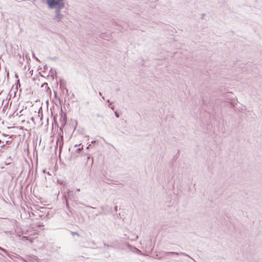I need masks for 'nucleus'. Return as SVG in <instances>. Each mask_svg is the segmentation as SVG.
<instances>
[{
	"label": "nucleus",
	"mask_w": 262,
	"mask_h": 262,
	"mask_svg": "<svg viewBox=\"0 0 262 262\" xmlns=\"http://www.w3.org/2000/svg\"><path fill=\"white\" fill-rule=\"evenodd\" d=\"M64 0H57L50 8V9H55V15L53 18L54 20L59 22L63 18L64 16L61 13V10L64 8Z\"/></svg>",
	"instance_id": "1"
},
{
	"label": "nucleus",
	"mask_w": 262,
	"mask_h": 262,
	"mask_svg": "<svg viewBox=\"0 0 262 262\" xmlns=\"http://www.w3.org/2000/svg\"><path fill=\"white\" fill-rule=\"evenodd\" d=\"M170 255H183L185 256L189 257V258L192 259L189 255H188L187 253L180 252H164L163 253V255L161 256H159L158 254L157 255V259H162L164 257H165L168 256Z\"/></svg>",
	"instance_id": "2"
},
{
	"label": "nucleus",
	"mask_w": 262,
	"mask_h": 262,
	"mask_svg": "<svg viewBox=\"0 0 262 262\" xmlns=\"http://www.w3.org/2000/svg\"><path fill=\"white\" fill-rule=\"evenodd\" d=\"M60 119L59 121L61 123V126L59 127L60 132L63 134V128L67 124V117L66 113L63 112L62 108L61 107L60 112L59 113Z\"/></svg>",
	"instance_id": "3"
},
{
	"label": "nucleus",
	"mask_w": 262,
	"mask_h": 262,
	"mask_svg": "<svg viewBox=\"0 0 262 262\" xmlns=\"http://www.w3.org/2000/svg\"><path fill=\"white\" fill-rule=\"evenodd\" d=\"M83 151V145L81 147L78 148L75 151H71V158L76 159L78 157V155L81 154Z\"/></svg>",
	"instance_id": "4"
},
{
	"label": "nucleus",
	"mask_w": 262,
	"mask_h": 262,
	"mask_svg": "<svg viewBox=\"0 0 262 262\" xmlns=\"http://www.w3.org/2000/svg\"><path fill=\"white\" fill-rule=\"evenodd\" d=\"M68 198L73 201H76L77 199V195L76 193H74L72 191L68 190Z\"/></svg>",
	"instance_id": "5"
},
{
	"label": "nucleus",
	"mask_w": 262,
	"mask_h": 262,
	"mask_svg": "<svg viewBox=\"0 0 262 262\" xmlns=\"http://www.w3.org/2000/svg\"><path fill=\"white\" fill-rule=\"evenodd\" d=\"M58 139H57V142L58 141V140L60 139V143H59V150H60L62 146H63V134H62L61 132H60L58 135Z\"/></svg>",
	"instance_id": "6"
},
{
	"label": "nucleus",
	"mask_w": 262,
	"mask_h": 262,
	"mask_svg": "<svg viewBox=\"0 0 262 262\" xmlns=\"http://www.w3.org/2000/svg\"><path fill=\"white\" fill-rule=\"evenodd\" d=\"M63 197L65 199L66 207L69 210L70 212L72 213V211L71 210V208H70V207L69 206V202H68V199H69L67 198V196H66L65 193L63 194Z\"/></svg>",
	"instance_id": "7"
},
{
	"label": "nucleus",
	"mask_w": 262,
	"mask_h": 262,
	"mask_svg": "<svg viewBox=\"0 0 262 262\" xmlns=\"http://www.w3.org/2000/svg\"><path fill=\"white\" fill-rule=\"evenodd\" d=\"M45 86V88L46 89V92L47 93H51V90L50 88L48 86V83L47 82H44L42 83L41 85V88H43Z\"/></svg>",
	"instance_id": "8"
},
{
	"label": "nucleus",
	"mask_w": 262,
	"mask_h": 262,
	"mask_svg": "<svg viewBox=\"0 0 262 262\" xmlns=\"http://www.w3.org/2000/svg\"><path fill=\"white\" fill-rule=\"evenodd\" d=\"M104 245L106 246L107 248H117L119 247L118 244H114V245H107L105 243H104Z\"/></svg>",
	"instance_id": "9"
},
{
	"label": "nucleus",
	"mask_w": 262,
	"mask_h": 262,
	"mask_svg": "<svg viewBox=\"0 0 262 262\" xmlns=\"http://www.w3.org/2000/svg\"><path fill=\"white\" fill-rule=\"evenodd\" d=\"M59 81H60V88L61 89L64 88L63 85L65 84L66 81L61 79H60Z\"/></svg>",
	"instance_id": "10"
},
{
	"label": "nucleus",
	"mask_w": 262,
	"mask_h": 262,
	"mask_svg": "<svg viewBox=\"0 0 262 262\" xmlns=\"http://www.w3.org/2000/svg\"><path fill=\"white\" fill-rule=\"evenodd\" d=\"M15 84H16V90H18V86L20 87V85H21L19 79L16 80V82H15Z\"/></svg>",
	"instance_id": "11"
},
{
	"label": "nucleus",
	"mask_w": 262,
	"mask_h": 262,
	"mask_svg": "<svg viewBox=\"0 0 262 262\" xmlns=\"http://www.w3.org/2000/svg\"><path fill=\"white\" fill-rule=\"evenodd\" d=\"M0 250L3 251V252H4V253H5L8 256H10L8 251L6 249H5L3 248L0 247Z\"/></svg>",
	"instance_id": "12"
},
{
	"label": "nucleus",
	"mask_w": 262,
	"mask_h": 262,
	"mask_svg": "<svg viewBox=\"0 0 262 262\" xmlns=\"http://www.w3.org/2000/svg\"><path fill=\"white\" fill-rule=\"evenodd\" d=\"M134 249H135V251L139 255H142V252L141 250H140L139 249L136 248H134Z\"/></svg>",
	"instance_id": "13"
},
{
	"label": "nucleus",
	"mask_w": 262,
	"mask_h": 262,
	"mask_svg": "<svg viewBox=\"0 0 262 262\" xmlns=\"http://www.w3.org/2000/svg\"><path fill=\"white\" fill-rule=\"evenodd\" d=\"M90 160H91V165H92L93 164V157H91L90 156H88L87 157V160L88 161Z\"/></svg>",
	"instance_id": "14"
},
{
	"label": "nucleus",
	"mask_w": 262,
	"mask_h": 262,
	"mask_svg": "<svg viewBox=\"0 0 262 262\" xmlns=\"http://www.w3.org/2000/svg\"><path fill=\"white\" fill-rule=\"evenodd\" d=\"M56 75V71L55 70H54L52 73L51 74V76L53 78V79L54 78V76Z\"/></svg>",
	"instance_id": "15"
},
{
	"label": "nucleus",
	"mask_w": 262,
	"mask_h": 262,
	"mask_svg": "<svg viewBox=\"0 0 262 262\" xmlns=\"http://www.w3.org/2000/svg\"><path fill=\"white\" fill-rule=\"evenodd\" d=\"M53 120H54V122L55 123V126H57V127H58V124L57 121L56 120V116H55L54 117V119Z\"/></svg>",
	"instance_id": "16"
},
{
	"label": "nucleus",
	"mask_w": 262,
	"mask_h": 262,
	"mask_svg": "<svg viewBox=\"0 0 262 262\" xmlns=\"http://www.w3.org/2000/svg\"><path fill=\"white\" fill-rule=\"evenodd\" d=\"M49 58L51 60H56L57 59H58V57H56V56H54V57H49Z\"/></svg>",
	"instance_id": "17"
},
{
	"label": "nucleus",
	"mask_w": 262,
	"mask_h": 262,
	"mask_svg": "<svg viewBox=\"0 0 262 262\" xmlns=\"http://www.w3.org/2000/svg\"><path fill=\"white\" fill-rule=\"evenodd\" d=\"M1 148L7 149L8 148V146H6L5 144H3L1 146Z\"/></svg>",
	"instance_id": "18"
},
{
	"label": "nucleus",
	"mask_w": 262,
	"mask_h": 262,
	"mask_svg": "<svg viewBox=\"0 0 262 262\" xmlns=\"http://www.w3.org/2000/svg\"><path fill=\"white\" fill-rule=\"evenodd\" d=\"M32 56H33V58H35L37 61H40V60L38 59V58L35 56V54H34V53H33V54H32Z\"/></svg>",
	"instance_id": "19"
},
{
	"label": "nucleus",
	"mask_w": 262,
	"mask_h": 262,
	"mask_svg": "<svg viewBox=\"0 0 262 262\" xmlns=\"http://www.w3.org/2000/svg\"><path fill=\"white\" fill-rule=\"evenodd\" d=\"M57 182H58V183H59V184H63V183H64V181H63V180H57Z\"/></svg>",
	"instance_id": "20"
},
{
	"label": "nucleus",
	"mask_w": 262,
	"mask_h": 262,
	"mask_svg": "<svg viewBox=\"0 0 262 262\" xmlns=\"http://www.w3.org/2000/svg\"><path fill=\"white\" fill-rule=\"evenodd\" d=\"M115 115L118 118H119V117H120L119 114L118 113H117V112H115Z\"/></svg>",
	"instance_id": "21"
},
{
	"label": "nucleus",
	"mask_w": 262,
	"mask_h": 262,
	"mask_svg": "<svg viewBox=\"0 0 262 262\" xmlns=\"http://www.w3.org/2000/svg\"><path fill=\"white\" fill-rule=\"evenodd\" d=\"M74 122H75V126H74V130L76 129L77 126V120H75L74 121Z\"/></svg>",
	"instance_id": "22"
},
{
	"label": "nucleus",
	"mask_w": 262,
	"mask_h": 262,
	"mask_svg": "<svg viewBox=\"0 0 262 262\" xmlns=\"http://www.w3.org/2000/svg\"><path fill=\"white\" fill-rule=\"evenodd\" d=\"M96 116H97V117H100V118H103V116L102 115H100V114H97V115H96Z\"/></svg>",
	"instance_id": "23"
},
{
	"label": "nucleus",
	"mask_w": 262,
	"mask_h": 262,
	"mask_svg": "<svg viewBox=\"0 0 262 262\" xmlns=\"http://www.w3.org/2000/svg\"><path fill=\"white\" fill-rule=\"evenodd\" d=\"M112 181V180H110V179H108V180H107V181H105L103 180V181L104 182H106V183H107V184H110V182H111V181Z\"/></svg>",
	"instance_id": "24"
},
{
	"label": "nucleus",
	"mask_w": 262,
	"mask_h": 262,
	"mask_svg": "<svg viewBox=\"0 0 262 262\" xmlns=\"http://www.w3.org/2000/svg\"><path fill=\"white\" fill-rule=\"evenodd\" d=\"M15 77L17 79H18V75L16 72L15 73Z\"/></svg>",
	"instance_id": "25"
},
{
	"label": "nucleus",
	"mask_w": 262,
	"mask_h": 262,
	"mask_svg": "<svg viewBox=\"0 0 262 262\" xmlns=\"http://www.w3.org/2000/svg\"><path fill=\"white\" fill-rule=\"evenodd\" d=\"M72 234L73 235H74V234H76V235H79L78 233V232H72Z\"/></svg>",
	"instance_id": "26"
},
{
	"label": "nucleus",
	"mask_w": 262,
	"mask_h": 262,
	"mask_svg": "<svg viewBox=\"0 0 262 262\" xmlns=\"http://www.w3.org/2000/svg\"><path fill=\"white\" fill-rule=\"evenodd\" d=\"M109 107H110V108H111L112 110H115V106H111V105H109Z\"/></svg>",
	"instance_id": "27"
},
{
	"label": "nucleus",
	"mask_w": 262,
	"mask_h": 262,
	"mask_svg": "<svg viewBox=\"0 0 262 262\" xmlns=\"http://www.w3.org/2000/svg\"><path fill=\"white\" fill-rule=\"evenodd\" d=\"M11 141L8 140L6 142V144H9L11 143Z\"/></svg>",
	"instance_id": "28"
},
{
	"label": "nucleus",
	"mask_w": 262,
	"mask_h": 262,
	"mask_svg": "<svg viewBox=\"0 0 262 262\" xmlns=\"http://www.w3.org/2000/svg\"><path fill=\"white\" fill-rule=\"evenodd\" d=\"M43 68H44V70H46L48 69V67H47V65L46 64L43 66Z\"/></svg>",
	"instance_id": "29"
},
{
	"label": "nucleus",
	"mask_w": 262,
	"mask_h": 262,
	"mask_svg": "<svg viewBox=\"0 0 262 262\" xmlns=\"http://www.w3.org/2000/svg\"><path fill=\"white\" fill-rule=\"evenodd\" d=\"M178 158V157H177L176 156L173 157V158H172V160L173 161H175Z\"/></svg>",
	"instance_id": "30"
},
{
	"label": "nucleus",
	"mask_w": 262,
	"mask_h": 262,
	"mask_svg": "<svg viewBox=\"0 0 262 262\" xmlns=\"http://www.w3.org/2000/svg\"><path fill=\"white\" fill-rule=\"evenodd\" d=\"M54 94L55 95V96L56 97L57 95V92L55 91H54Z\"/></svg>",
	"instance_id": "31"
},
{
	"label": "nucleus",
	"mask_w": 262,
	"mask_h": 262,
	"mask_svg": "<svg viewBox=\"0 0 262 262\" xmlns=\"http://www.w3.org/2000/svg\"><path fill=\"white\" fill-rule=\"evenodd\" d=\"M227 102H228V103H230V105H231L232 107H234V105H233V104L232 102H228V101H227Z\"/></svg>",
	"instance_id": "32"
},
{
	"label": "nucleus",
	"mask_w": 262,
	"mask_h": 262,
	"mask_svg": "<svg viewBox=\"0 0 262 262\" xmlns=\"http://www.w3.org/2000/svg\"><path fill=\"white\" fill-rule=\"evenodd\" d=\"M107 102L109 103H110V105H111V104H112V102H110V100H109V99L107 100Z\"/></svg>",
	"instance_id": "33"
},
{
	"label": "nucleus",
	"mask_w": 262,
	"mask_h": 262,
	"mask_svg": "<svg viewBox=\"0 0 262 262\" xmlns=\"http://www.w3.org/2000/svg\"><path fill=\"white\" fill-rule=\"evenodd\" d=\"M116 91L117 92H119V91H120V88H117V89H116Z\"/></svg>",
	"instance_id": "34"
},
{
	"label": "nucleus",
	"mask_w": 262,
	"mask_h": 262,
	"mask_svg": "<svg viewBox=\"0 0 262 262\" xmlns=\"http://www.w3.org/2000/svg\"><path fill=\"white\" fill-rule=\"evenodd\" d=\"M38 75H40L41 77H44L40 72L38 73Z\"/></svg>",
	"instance_id": "35"
},
{
	"label": "nucleus",
	"mask_w": 262,
	"mask_h": 262,
	"mask_svg": "<svg viewBox=\"0 0 262 262\" xmlns=\"http://www.w3.org/2000/svg\"><path fill=\"white\" fill-rule=\"evenodd\" d=\"M31 120L32 121H33V122H34V118L33 117H32V118H31Z\"/></svg>",
	"instance_id": "36"
},
{
	"label": "nucleus",
	"mask_w": 262,
	"mask_h": 262,
	"mask_svg": "<svg viewBox=\"0 0 262 262\" xmlns=\"http://www.w3.org/2000/svg\"><path fill=\"white\" fill-rule=\"evenodd\" d=\"M205 15V14H202V19L203 18V17H204V16Z\"/></svg>",
	"instance_id": "37"
},
{
	"label": "nucleus",
	"mask_w": 262,
	"mask_h": 262,
	"mask_svg": "<svg viewBox=\"0 0 262 262\" xmlns=\"http://www.w3.org/2000/svg\"><path fill=\"white\" fill-rule=\"evenodd\" d=\"M33 70H32L31 71H30V73H31V75L33 74Z\"/></svg>",
	"instance_id": "38"
},
{
	"label": "nucleus",
	"mask_w": 262,
	"mask_h": 262,
	"mask_svg": "<svg viewBox=\"0 0 262 262\" xmlns=\"http://www.w3.org/2000/svg\"><path fill=\"white\" fill-rule=\"evenodd\" d=\"M7 77L8 78H9V72L8 71L7 72Z\"/></svg>",
	"instance_id": "39"
},
{
	"label": "nucleus",
	"mask_w": 262,
	"mask_h": 262,
	"mask_svg": "<svg viewBox=\"0 0 262 262\" xmlns=\"http://www.w3.org/2000/svg\"><path fill=\"white\" fill-rule=\"evenodd\" d=\"M115 210L116 211H117V206L115 207Z\"/></svg>",
	"instance_id": "40"
},
{
	"label": "nucleus",
	"mask_w": 262,
	"mask_h": 262,
	"mask_svg": "<svg viewBox=\"0 0 262 262\" xmlns=\"http://www.w3.org/2000/svg\"><path fill=\"white\" fill-rule=\"evenodd\" d=\"M2 143H3V141L0 139V145H1Z\"/></svg>",
	"instance_id": "41"
},
{
	"label": "nucleus",
	"mask_w": 262,
	"mask_h": 262,
	"mask_svg": "<svg viewBox=\"0 0 262 262\" xmlns=\"http://www.w3.org/2000/svg\"><path fill=\"white\" fill-rule=\"evenodd\" d=\"M90 146H91V144L89 145L86 147V148H87V149H88V148H89V147H90Z\"/></svg>",
	"instance_id": "42"
},
{
	"label": "nucleus",
	"mask_w": 262,
	"mask_h": 262,
	"mask_svg": "<svg viewBox=\"0 0 262 262\" xmlns=\"http://www.w3.org/2000/svg\"><path fill=\"white\" fill-rule=\"evenodd\" d=\"M92 244H93L94 245H95V244H95V243L94 241H93V242H92Z\"/></svg>",
	"instance_id": "43"
},
{
	"label": "nucleus",
	"mask_w": 262,
	"mask_h": 262,
	"mask_svg": "<svg viewBox=\"0 0 262 262\" xmlns=\"http://www.w3.org/2000/svg\"><path fill=\"white\" fill-rule=\"evenodd\" d=\"M3 135L4 136H5V137L8 136L7 135H6V134H3Z\"/></svg>",
	"instance_id": "44"
},
{
	"label": "nucleus",
	"mask_w": 262,
	"mask_h": 262,
	"mask_svg": "<svg viewBox=\"0 0 262 262\" xmlns=\"http://www.w3.org/2000/svg\"><path fill=\"white\" fill-rule=\"evenodd\" d=\"M99 95L102 96V93L101 92L99 93Z\"/></svg>",
	"instance_id": "45"
},
{
	"label": "nucleus",
	"mask_w": 262,
	"mask_h": 262,
	"mask_svg": "<svg viewBox=\"0 0 262 262\" xmlns=\"http://www.w3.org/2000/svg\"><path fill=\"white\" fill-rule=\"evenodd\" d=\"M79 145H78V144H76V145H75V147H77V146H79Z\"/></svg>",
	"instance_id": "46"
},
{
	"label": "nucleus",
	"mask_w": 262,
	"mask_h": 262,
	"mask_svg": "<svg viewBox=\"0 0 262 262\" xmlns=\"http://www.w3.org/2000/svg\"><path fill=\"white\" fill-rule=\"evenodd\" d=\"M65 89H66L67 92L68 93V90L66 88H65Z\"/></svg>",
	"instance_id": "47"
},
{
	"label": "nucleus",
	"mask_w": 262,
	"mask_h": 262,
	"mask_svg": "<svg viewBox=\"0 0 262 262\" xmlns=\"http://www.w3.org/2000/svg\"><path fill=\"white\" fill-rule=\"evenodd\" d=\"M0 151H1V152H3V151L2 150V149H0Z\"/></svg>",
	"instance_id": "48"
},
{
	"label": "nucleus",
	"mask_w": 262,
	"mask_h": 262,
	"mask_svg": "<svg viewBox=\"0 0 262 262\" xmlns=\"http://www.w3.org/2000/svg\"><path fill=\"white\" fill-rule=\"evenodd\" d=\"M102 99H103V100H104V99H105L104 97H103V96H102Z\"/></svg>",
	"instance_id": "49"
},
{
	"label": "nucleus",
	"mask_w": 262,
	"mask_h": 262,
	"mask_svg": "<svg viewBox=\"0 0 262 262\" xmlns=\"http://www.w3.org/2000/svg\"><path fill=\"white\" fill-rule=\"evenodd\" d=\"M43 172L44 173H45V172H46V170H43Z\"/></svg>",
	"instance_id": "50"
},
{
	"label": "nucleus",
	"mask_w": 262,
	"mask_h": 262,
	"mask_svg": "<svg viewBox=\"0 0 262 262\" xmlns=\"http://www.w3.org/2000/svg\"><path fill=\"white\" fill-rule=\"evenodd\" d=\"M41 110V107H40L39 110V111Z\"/></svg>",
	"instance_id": "51"
},
{
	"label": "nucleus",
	"mask_w": 262,
	"mask_h": 262,
	"mask_svg": "<svg viewBox=\"0 0 262 262\" xmlns=\"http://www.w3.org/2000/svg\"><path fill=\"white\" fill-rule=\"evenodd\" d=\"M87 207H90V208H92V207L90 206H88Z\"/></svg>",
	"instance_id": "52"
},
{
	"label": "nucleus",
	"mask_w": 262,
	"mask_h": 262,
	"mask_svg": "<svg viewBox=\"0 0 262 262\" xmlns=\"http://www.w3.org/2000/svg\"><path fill=\"white\" fill-rule=\"evenodd\" d=\"M8 164H9V163H6V165H8Z\"/></svg>",
	"instance_id": "53"
},
{
	"label": "nucleus",
	"mask_w": 262,
	"mask_h": 262,
	"mask_svg": "<svg viewBox=\"0 0 262 262\" xmlns=\"http://www.w3.org/2000/svg\"><path fill=\"white\" fill-rule=\"evenodd\" d=\"M36 0H33V1H35Z\"/></svg>",
	"instance_id": "54"
}]
</instances>
